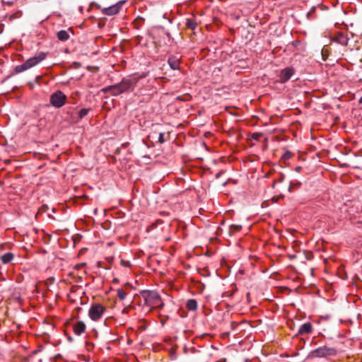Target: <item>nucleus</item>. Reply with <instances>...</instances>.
I'll return each instance as SVG.
<instances>
[{"mask_svg":"<svg viewBox=\"0 0 362 362\" xmlns=\"http://www.w3.org/2000/svg\"><path fill=\"white\" fill-rule=\"evenodd\" d=\"M89 112V109H86V108H83L81 109L79 112H78V117L79 118H83L85 116L87 115V114Z\"/></svg>","mask_w":362,"mask_h":362,"instance_id":"nucleus-17","label":"nucleus"},{"mask_svg":"<svg viewBox=\"0 0 362 362\" xmlns=\"http://www.w3.org/2000/svg\"><path fill=\"white\" fill-rule=\"evenodd\" d=\"M187 308L189 310H195L197 308V303L194 299L188 300L186 304Z\"/></svg>","mask_w":362,"mask_h":362,"instance_id":"nucleus-14","label":"nucleus"},{"mask_svg":"<svg viewBox=\"0 0 362 362\" xmlns=\"http://www.w3.org/2000/svg\"><path fill=\"white\" fill-rule=\"evenodd\" d=\"M106 310V308L101 304H93L88 311V315L93 321L100 320Z\"/></svg>","mask_w":362,"mask_h":362,"instance_id":"nucleus-4","label":"nucleus"},{"mask_svg":"<svg viewBox=\"0 0 362 362\" xmlns=\"http://www.w3.org/2000/svg\"><path fill=\"white\" fill-rule=\"evenodd\" d=\"M170 66L174 69H179L180 67V59L176 57H170L168 60Z\"/></svg>","mask_w":362,"mask_h":362,"instance_id":"nucleus-10","label":"nucleus"},{"mask_svg":"<svg viewBox=\"0 0 362 362\" xmlns=\"http://www.w3.org/2000/svg\"><path fill=\"white\" fill-rule=\"evenodd\" d=\"M125 2V1H120L117 4L112 5L109 7L104 8L102 9V13L105 15L112 16L119 13L121 9L122 6Z\"/></svg>","mask_w":362,"mask_h":362,"instance_id":"nucleus-7","label":"nucleus"},{"mask_svg":"<svg viewBox=\"0 0 362 362\" xmlns=\"http://www.w3.org/2000/svg\"><path fill=\"white\" fill-rule=\"evenodd\" d=\"M117 293V296L120 300H124L127 296V294L123 289H118Z\"/></svg>","mask_w":362,"mask_h":362,"instance_id":"nucleus-16","label":"nucleus"},{"mask_svg":"<svg viewBox=\"0 0 362 362\" xmlns=\"http://www.w3.org/2000/svg\"><path fill=\"white\" fill-rule=\"evenodd\" d=\"M338 40L341 44H346L347 42V38L344 35L341 34L338 37Z\"/></svg>","mask_w":362,"mask_h":362,"instance_id":"nucleus-19","label":"nucleus"},{"mask_svg":"<svg viewBox=\"0 0 362 362\" xmlns=\"http://www.w3.org/2000/svg\"><path fill=\"white\" fill-rule=\"evenodd\" d=\"M66 100L65 94L59 90L52 93L50 96V103L55 107H62L65 104Z\"/></svg>","mask_w":362,"mask_h":362,"instance_id":"nucleus-5","label":"nucleus"},{"mask_svg":"<svg viewBox=\"0 0 362 362\" xmlns=\"http://www.w3.org/2000/svg\"><path fill=\"white\" fill-rule=\"evenodd\" d=\"M57 37L61 41H66L69 38V35L66 30H60L57 33Z\"/></svg>","mask_w":362,"mask_h":362,"instance_id":"nucleus-12","label":"nucleus"},{"mask_svg":"<svg viewBox=\"0 0 362 362\" xmlns=\"http://www.w3.org/2000/svg\"><path fill=\"white\" fill-rule=\"evenodd\" d=\"M166 141L165 138V133H163V132H160L158 134V142L160 144H163L164 143L165 141Z\"/></svg>","mask_w":362,"mask_h":362,"instance_id":"nucleus-18","label":"nucleus"},{"mask_svg":"<svg viewBox=\"0 0 362 362\" xmlns=\"http://www.w3.org/2000/svg\"><path fill=\"white\" fill-rule=\"evenodd\" d=\"M156 132H153L152 133L151 135H149V137H153V135L156 134Z\"/></svg>","mask_w":362,"mask_h":362,"instance_id":"nucleus-23","label":"nucleus"},{"mask_svg":"<svg viewBox=\"0 0 362 362\" xmlns=\"http://www.w3.org/2000/svg\"><path fill=\"white\" fill-rule=\"evenodd\" d=\"M292 156V153L290 152V151H287L286 152L284 155H283V158L286 160H288L289 158H291Z\"/></svg>","mask_w":362,"mask_h":362,"instance_id":"nucleus-20","label":"nucleus"},{"mask_svg":"<svg viewBox=\"0 0 362 362\" xmlns=\"http://www.w3.org/2000/svg\"><path fill=\"white\" fill-rule=\"evenodd\" d=\"M121 264L125 267H129L131 265L129 261H125L124 259H121Z\"/></svg>","mask_w":362,"mask_h":362,"instance_id":"nucleus-21","label":"nucleus"},{"mask_svg":"<svg viewBox=\"0 0 362 362\" xmlns=\"http://www.w3.org/2000/svg\"><path fill=\"white\" fill-rule=\"evenodd\" d=\"M293 74L294 70L291 67H287L281 70L279 74V81L281 83H286L291 78Z\"/></svg>","mask_w":362,"mask_h":362,"instance_id":"nucleus-8","label":"nucleus"},{"mask_svg":"<svg viewBox=\"0 0 362 362\" xmlns=\"http://www.w3.org/2000/svg\"><path fill=\"white\" fill-rule=\"evenodd\" d=\"M138 81V77L134 76H129L128 78H123L119 83L104 88L103 90L104 92H110L114 95H118L124 92L133 90Z\"/></svg>","mask_w":362,"mask_h":362,"instance_id":"nucleus-1","label":"nucleus"},{"mask_svg":"<svg viewBox=\"0 0 362 362\" xmlns=\"http://www.w3.org/2000/svg\"><path fill=\"white\" fill-rule=\"evenodd\" d=\"M145 300L146 303L152 308L163 306L160 297L156 292H149L146 296Z\"/></svg>","mask_w":362,"mask_h":362,"instance_id":"nucleus-6","label":"nucleus"},{"mask_svg":"<svg viewBox=\"0 0 362 362\" xmlns=\"http://www.w3.org/2000/svg\"><path fill=\"white\" fill-rule=\"evenodd\" d=\"M73 329L74 332L76 335H81L82 333L85 332L86 325L83 322L79 321L74 325Z\"/></svg>","mask_w":362,"mask_h":362,"instance_id":"nucleus-9","label":"nucleus"},{"mask_svg":"<svg viewBox=\"0 0 362 362\" xmlns=\"http://www.w3.org/2000/svg\"><path fill=\"white\" fill-rule=\"evenodd\" d=\"M1 261L4 264L9 263L13 259V255L11 252H7L1 257Z\"/></svg>","mask_w":362,"mask_h":362,"instance_id":"nucleus-13","label":"nucleus"},{"mask_svg":"<svg viewBox=\"0 0 362 362\" xmlns=\"http://www.w3.org/2000/svg\"><path fill=\"white\" fill-rule=\"evenodd\" d=\"M46 58V54L40 52L37 55L27 59L23 64L18 65L15 67L16 73H21L25 71L43 61Z\"/></svg>","mask_w":362,"mask_h":362,"instance_id":"nucleus-2","label":"nucleus"},{"mask_svg":"<svg viewBox=\"0 0 362 362\" xmlns=\"http://www.w3.org/2000/svg\"><path fill=\"white\" fill-rule=\"evenodd\" d=\"M295 170H296V172H300V170H301V167L298 166V167H296V169H295Z\"/></svg>","mask_w":362,"mask_h":362,"instance_id":"nucleus-22","label":"nucleus"},{"mask_svg":"<svg viewBox=\"0 0 362 362\" xmlns=\"http://www.w3.org/2000/svg\"><path fill=\"white\" fill-rule=\"evenodd\" d=\"M282 180H283V177H281L279 182H282Z\"/></svg>","mask_w":362,"mask_h":362,"instance_id":"nucleus-24","label":"nucleus"},{"mask_svg":"<svg viewBox=\"0 0 362 362\" xmlns=\"http://www.w3.org/2000/svg\"><path fill=\"white\" fill-rule=\"evenodd\" d=\"M336 354L337 350L334 348L325 346L311 351L309 353L308 358H326L328 356H335Z\"/></svg>","mask_w":362,"mask_h":362,"instance_id":"nucleus-3","label":"nucleus"},{"mask_svg":"<svg viewBox=\"0 0 362 362\" xmlns=\"http://www.w3.org/2000/svg\"><path fill=\"white\" fill-rule=\"evenodd\" d=\"M359 103H362V97L360 98V100H359Z\"/></svg>","mask_w":362,"mask_h":362,"instance_id":"nucleus-25","label":"nucleus"},{"mask_svg":"<svg viewBox=\"0 0 362 362\" xmlns=\"http://www.w3.org/2000/svg\"><path fill=\"white\" fill-rule=\"evenodd\" d=\"M312 331V325L310 322H306L302 325L298 330V333L300 334H309Z\"/></svg>","mask_w":362,"mask_h":362,"instance_id":"nucleus-11","label":"nucleus"},{"mask_svg":"<svg viewBox=\"0 0 362 362\" xmlns=\"http://www.w3.org/2000/svg\"><path fill=\"white\" fill-rule=\"evenodd\" d=\"M186 25H187V28H189L192 30H194L197 26V23L194 21H193L192 20H189V19L187 20Z\"/></svg>","mask_w":362,"mask_h":362,"instance_id":"nucleus-15","label":"nucleus"}]
</instances>
